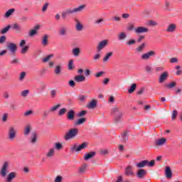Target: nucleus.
<instances>
[{"mask_svg": "<svg viewBox=\"0 0 182 182\" xmlns=\"http://www.w3.org/2000/svg\"><path fill=\"white\" fill-rule=\"evenodd\" d=\"M85 8H86V5L82 4L73 9H67L65 11L62 12L61 16L63 19H66V17L68 16V15H72L73 14H76L77 12H82V10L85 9Z\"/></svg>", "mask_w": 182, "mask_h": 182, "instance_id": "f257e3e1", "label": "nucleus"}, {"mask_svg": "<svg viewBox=\"0 0 182 182\" xmlns=\"http://www.w3.org/2000/svg\"><path fill=\"white\" fill-rule=\"evenodd\" d=\"M77 134H79V129L77 128H73L66 132L63 138L66 141H68V140L75 139Z\"/></svg>", "mask_w": 182, "mask_h": 182, "instance_id": "f03ea898", "label": "nucleus"}, {"mask_svg": "<svg viewBox=\"0 0 182 182\" xmlns=\"http://www.w3.org/2000/svg\"><path fill=\"white\" fill-rule=\"evenodd\" d=\"M112 114H114L117 113V114L114 115V120L115 123H119L122 119V116H123V112H120V108L119 107H114L111 110Z\"/></svg>", "mask_w": 182, "mask_h": 182, "instance_id": "7ed1b4c3", "label": "nucleus"}, {"mask_svg": "<svg viewBox=\"0 0 182 182\" xmlns=\"http://www.w3.org/2000/svg\"><path fill=\"white\" fill-rule=\"evenodd\" d=\"M8 168H9V163L5 161L0 169V176L1 177H6V174H8Z\"/></svg>", "mask_w": 182, "mask_h": 182, "instance_id": "20e7f679", "label": "nucleus"}, {"mask_svg": "<svg viewBox=\"0 0 182 182\" xmlns=\"http://www.w3.org/2000/svg\"><path fill=\"white\" fill-rule=\"evenodd\" d=\"M87 147V142H83L80 145L77 146V145L74 144L71 148L70 151L71 153H75V151H80V150H83V149Z\"/></svg>", "mask_w": 182, "mask_h": 182, "instance_id": "39448f33", "label": "nucleus"}, {"mask_svg": "<svg viewBox=\"0 0 182 182\" xmlns=\"http://www.w3.org/2000/svg\"><path fill=\"white\" fill-rule=\"evenodd\" d=\"M7 49L11 52L13 56L16 55V50H18V46L14 43H9L7 44Z\"/></svg>", "mask_w": 182, "mask_h": 182, "instance_id": "423d86ee", "label": "nucleus"}, {"mask_svg": "<svg viewBox=\"0 0 182 182\" xmlns=\"http://www.w3.org/2000/svg\"><path fill=\"white\" fill-rule=\"evenodd\" d=\"M156 53L154 50H149V52L141 55V58L142 60H149L151 56H156Z\"/></svg>", "mask_w": 182, "mask_h": 182, "instance_id": "0eeeda50", "label": "nucleus"}, {"mask_svg": "<svg viewBox=\"0 0 182 182\" xmlns=\"http://www.w3.org/2000/svg\"><path fill=\"white\" fill-rule=\"evenodd\" d=\"M168 79V72L165 71L162 73L159 78V83H164Z\"/></svg>", "mask_w": 182, "mask_h": 182, "instance_id": "6e6552de", "label": "nucleus"}, {"mask_svg": "<svg viewBox=\"0 0 182 182\" xmlns=\"http://www.w3.org/2000/svg\"><path fill=\"white\" fill-rule=\"evenodd\" d=\"M107 43H109L108 40H104V41L100 42V43L98 44L97 47V52H100V50H102L103 49V48H106V46H107Z\"/></svg>", "mask_w": 182, "mask_h": 182, "instance_id": "1a4fd4ad", "label": "nucleus"}, {"mask_svg": "<svg viewBox=\"0 0 182 182\" xmlns=\"http://www.w3.org/2000/svg\"><path fill=\"white\" fill-rule=\"evenodd\" d=\"M16 136V130H15V128L14 127H10L9 130V139L10 140H14V138Z\"/></svg>", "mask_w": 182, "mask_h": 182, "instance_id": "9d476101", "label": "nucleus"}, {"mask_svg": "<svg viewBox=\"0 0 182 182\" xmlns=\"http://www.w3.org/2000/svg\"><path fill=\"white\" fill-rule=\"evenodd\" d=\"M95 156H96V152L95 151L86 153L84 155V160L85 161H87V160H90V159H93Z\"/></svg>", "mask_w": 182, "mask_h": 182, "instance_id": "9b49d317", "label": "nucleus"}, {"mask_svg": "<svg viewBox=\"0 0 182 182\" xmlns=\"http://www.w3.org/2000/svg\"><path fill=\"white\" fill-rule=\"evenodd\" d=\"M14 178H16V172H11L7 175L6 181L12 182Z\"/></svg>", "mask_w": 182, "mask_h": 182, "instance_id": "f8f14e48", "label": "nucleus"}, {"mask_svg": "<svg viewBox=\"0 0 182 182\" xmlns=\"http://www.w3.org/2000/svg\"><path fill=\"white\" fill-rule=\"evenodd\" d=\"M149 32V28L143 26H139L135 28V33H147Z\"/></svg>", "mask_w": 182, "mask_h": 182, "instance_id": "ddd939ff", "label": "nucleus"}, {"mask_svg": "<svg viewBox=\"0 0 182 182\" xmlns=\"http://www.w3.org/2000/svg\"><path fill=\"white\" fill-rule=\"evenodd\" d=\"M147 174V171L144 169H139L136 173V176L138 178H144V176Z\"/></svg>", "mask_w": 182, "mask_h": 182, "instance_id": "4468645a", "label": "nucleus"}, {"mask_svg": "<svg viewBox=\"0 0 182 182\" xmlns=\"http://www.w3.org/2000/svg\"><path fill=\"white\" fill-rule=\"evenodd\" d=\"M74 80L77 83L80 82H85V80H86V77H85V75H75L74 77Z\"/></svg>", "mask_w": 182, "mask_h": 182, "instance_id": "2eb2a0df", "label": "nucleus"}, {"mask_svg": "<svg viewBox=\"0 0 182 182\" xmlns=\"http://www.w3.org/2000/svg\"><path fill=\"white\" fill-rule=\"evenodd\" d=\"M165 174L166 178H171L173 177V172H171V168L170 166H166Z\"/></svg>", "mask_w": 182, "mask_h": 182, "instance_id": "dca6fc26", "label": "nucleus"}, {"mask_svg": "<svg viewBox=\"0 0 182 182\" xmlns=\"http://www.w3.org/2000/svg\"><path fill=\"white\" fill-rule=\"evenodd\" d=\"M166 141H167V139L161 138L155 141V146H164V144H166Z\"/></svg>", "mask_w": 182, "mask_h": 182, "instance_id": "f3484780", "label": "nucleus"}, {"mask_svg": "<svg viewBox=\"0 0 182 182\" xmlns=\"http://www.w3.org/2000/svg\"><path fill=\"white\" fill-rule=\"evenodd\" d=\"M88 109H96L97 107V101L96 100H92L89 105H87Z\"/></svg>", "mask_w": 182, "mask_h": 182, "instance_id": "a211bd4d", "label": "nucleus"}, {"mask_svg": "<svg viewBox=\"0 0 182 182\" xmlns=\"http://www.w3.org/2000/svg\"><path fill=\"white\" fill-rule=\"evenodd\" d=\"M39 28H41V26L39 25L36 26L33 29L30 31L28 33L29 36H35V35L38 33V30H39Z\"/></svg>", "mask_w": 182, "mask_h": 182, "instance_id": "6ab92c4d", "label": "nucleus"}, {"mask_svg": "<svg viewBox=\"0 0 182 182\" xmlns=\"http://www.w3.org/2000/svg\"><path fill=\"white\" fill-rule=\"evenodd\" d=\"M38 140V133L36 132H33L31 136V143L35 144Z\"/></svg>", "mask_w": 182, "mask_h": 182, "instance_id": "aec40b11", "label": "nucleus"}, {"mask_svg": "<svg viewBox=\"0 0 182 182\" xmlns=\"http://www.w3.org/2000/svg\"><path fill=\"white\" fill-rule=\"evenodd\" d=\"M177 28V26L175 23H171L168 25L166 32L173 33L176 31V29Z\"/></svg>", "mask_w": 182, "mask_h": 182, "instance_id": "412c9836", "label": "nucleus"}, {"mask_svg": "<svg viewBox=\"0 0 182 182\" xmlns=\"http://www.w3.org/2000/svg\"><path fill=\"white\" fill-rule=\"evenodd\" d=\"M128 133L129 131H125L121 134L122 143H127V141L129 140V136H127Z\"/></svg>", "mask_w": 182, "mask_h": 182, "instance_id": "4be33fe9", "label": "nucleus"}, {"mask_svg": "<svg viewBox=\"0 0 182 182\" xmlns=\"http://www.w3.org/2000/svg\"><path fill=\"white\" fill-rule=\"evenodd\" d=\"M125 176H134V173H133V169H132V166H128L125 168Z\"/></svg>", "mask_w": 182, "mask_h": 182, "instance_id": "5701e85b", "label": "nucleus"}, {"mask_svg": "<svg viewBox=\"0 0 182 182\" xmlns=\"http://www.w3.org/2000/svg\"><path fill=\"white\" fill-rule=\"evenodd\" d=\"M67 119L68 120H75V111L73 109H71L68 112Z\"/></svg>", "mask_w": 182, "mask_h": 182, "instance_id": "b1692460", "label": "nucleus"}, {"mask_svg": "<svg viewBox=\"0 0 182 182\" xmlns=\"http://www.w3.org/2000/svg\"><path fill=\"white\" fill-rule=\"evenodd\" d=\"M86 120L85 117H81L74 122V126H80V124H83Z\"/></svg>", "mask_w": 182, "mask_h": 182, "instance_id": "393cba45", "label": "nucleus"}, {"mask_svg": "<svg viewBox=\"0 0 182 182\" xmlns=\"http://www.w3.org/2000/svg\"><path fill=\"white\" fill-rule=\"evenodd\" d=\"M49 38V36L48 35H45L41 40V43L43 45V46H48L49 41H48V38Z\"/></svg>", "mask_w": 182, "mask_h": 182, "instance_id": "a878e982", "label": "nucleus"}, {"mask_svg": "<svg viewBox=\"0 0 182 182\" xmlns=\"http://www.w3.org/2000/svg\"><path fill=\"white\" fill-rule=\"evenodd\" d=\"M145 48H146V43H142L141 45H140L139 46H138L136 48V51L138 53H141V52H143V50H144Z\"/></svg>", "mask_w": 182, "mask_h": 182, "instance_id": "bb28decb", "label": "nucleus"}, {"mask_svg": "<svg viewBox=\"0 0 182 182\" xmlns=\"http://www.w3.org/2000/svg\"><path fill=\"white\" fill-rule=\"evenodd\" d=\"M75 22H76V25H75L76 30L77 31H82L83 25H82L80 21H79V20H77V19H75Z\"/></svg>", "mask_w": 182, "mask_h": 182, "instance_id": "cd10ccee", "label": "nucleus"}, {"mask_svg": "<svg viewBox=\"0 0 182 182\" xmlns=\"http://www.w3.org/2000/svg\"><path fill=\"white\" fill-rule=\"evenodd\" d=\"M11 28L12 29H14V31H16L18 33H21V31H22V28L18 23L13 24Z\"/></svg>", "mask_w": 182, "mask_h": 182, "instance_id": "c85d7f7f", "label": "nucleus"}, {"mask_svg": "<svg viewBox=\"0 0 182 182\" xmlns=\"http://www.w3.org/2000/svg\"><path fill=\"white\" fill-rule=\"evenodd\" d=\"M176 86H177V82H171L168 84L165 85V87H166V89H173Z\"/></svg>", "mask_w": 182, "mask_h": 182, "instance_id": "c756f323", "label": "nucleus"}, {"mask_svg": "<svg viewBox=\"0 0 182 182\" xmlns=\"http://www.w3.org/2000/svg\"><path fill=\"white\" fill-rule=\"evenodd\" d=\"M147 160H144L138 164H136V167L139 168H143V167H145V166H147Z\"/></svg>", "mask_w": 182, "mask_h": 182, "instance_id": "7c9ffc66", "label": "nucleus"}, {"mask_svg": "<svg viewBox=\"0 0 182 182\" xmlns=\"http://www.w3.org/2000/svg\"><path fill=\"white\" fill-rule=\"evenodd\" d=\"M112 56H113V52L107 53L103 58V62H107V60H109Z\"/></svg>", "mask_w": 182, "mask_h": 182, "instance_id": "2f4dec72", "label": "nucleus"}, {"mask_svg": "<svg viewBox=\"0 0 182 182\" xmlns=\"http://www.w3.org/2000/svg\"><path fill=\"white\" fill-rule=\"evenodd\" d=\"M137 87V84L134 83L131 85L130 88L128 90V93H133L134 92V90H136Z\"/></svg>", "mask_w": 182, "mask_h": 182, "instance_id": "473e14b6", "label": "nucleus"}, {"mask_svg": "<svg viewBox=\"0 0 182 182\" xmlns=\"http://www.w3.org/2000/svg\"><path fill=\"white\" fill-rule=\"evenodd\" d=\"M55 156V149H50L49 151L46 154V157L50 159V157H53Z\"/></svg>", "mask_w": 182, "mask_h": 182, "instance_id": "72a5a7b5", "label": "nucleus"}, {"mask_svg": "<svg viewBox=\"0 0 182 182\" xmlns=\"http://www.w3.org/2000/svg\"><path fill=\"white\" fill-rule=\"evenodd\" d=\"M72 52H73V54L74 55V56L77 57V56H79V55H80V48H75Z\"/></svg>", "mask_w": 182, "mask_h": 182, "instance_id": "f704fd0d", "label": "nucleus"}, {"mask_svg": "<svg viewBox=\"0 0 182 182\" xmlns=\"http://www.w3.org/2000/svg\"><path fill=\"white\" fill-rule=\"evenodd\" d=\"M68 70H73L75 69V65H73V60H70L68 65Z\"/></svg>", "mask_w": 182, "mask_h": 182, "instance_id": "c9c22d12", "label": "nucleus"}, {"mask_svg": "<svg viewBox=\"0 0 182 182\" xmlns=\"http://www.w3.org/2000/svg\"><path fill=\"white\" fill-rule=\"evenodd\" d=\"M11 25H8L6 27L1 30V35H5V33H7L9 29H11Z\"/></svg>", "mask_w": 182, "mask_h": 182, "instance_id": "e433bc0d", "label": "nucleus"}, {"mask_svg": "<svg viewBox=\"0 0 182 182\" xmlns=\"http://www.w3.org/2000/svg\"><path fill=\"white\" fill-rule=\"evenodd\" d=\"M15 12V9H11L7 11L4 15L6 18H9L11 15H12Z\"/></svg>", "mask_w": 182, "mask_h": 182, "instance_id": "4c0bfd02", "label": "nucleus"}, {"mask_svg": "<svg viewBox=\"0 0 182 182\" xmlns=\"http://www.w3.org/2000/svg\"><path fill=\"white\" fill-rule=\"evenodd\" d=\"M87 168V164H84L79 169V173H83L85 171H86V169Z\"/></svg>", "mask_w": 182, "mask_h": 182, "instance_id": "58836bf2", "label": "nucleus"}, {"mask_svg": "<svg viewBox=\"0 0 182 182\" xmlns=\"http://www.w3.org/2000/svg\"><path fill=\"white\" fill-rule=\"evenodd\" d=\"M127 36V35H126V33L122 32L119 34L118 39H119V41H123V40L126 39Z\"/></svg>", "mask_w": 182, "mask_h": 182, "instance_id": "ea45409f", "label": "nucleus"}, {"mask_svg": "<svg viewBox=\"0 0 182 182\" xmlns=\"http://www.w3.org/2000/svg\"><path fill=\"white\" fill-rule=\"evenodd\" d=\"M60 72H62V66L57 65L54 70V73H55V75H60Z\"/></svg>", "mask_w": 182, "mask_h": 182, "instance_id": "a19ab883", "label": "nucleus"}, {"mask_svg": "<svg viewBox=\"0 0 182 182\" xmlns=\"http://www.w3.org/2000/svg\"><path fill=\"white\" fill-rule=\"evenodd\" d=\"M31 125H28L24 129V136H28V134L31 133Z\"/></svg>", "mask_w": 182, "mask_h": 182, "instance_id": "79ce46f5", "label": "nucleus"}, {"mask_svg": "<svg viewBox=\"0 0 182 182\" xmlns=\"http://www.w3.org/2000/svg\"><path fill=\"white\" fill-rule=\"evenodd\" d=\"M54 55L53 54H50L47 55L46 58H44L43 59V63H46V62H48L50 60V58H53Z\"/></svg>", "mask_w": 182, "mask_h": 182, "instance_id": "37998d69", "label": "nucleus"}, {"mask_svg": "<svg viewBox=\"0 0 182 182\" xmlns=\"http://www.w3.org/2000/svg\"><path fill=\"white\" fill-rule=\"evenodd\" d=\"M59 35H60L61 36H64L65 35H66V28H61L59 31Z\"/></svg>", "mask_w": 182, "mask_h": 182, "instance_id": "c03bdc74", "label": "nucleus"}, {"mask_svg": "<svg viewBox=\"0 0 182 182\" xmlns=\"http://www.w3.org/2000/svg\"><path fill=\"white\" fill-rule=\"evenodd\" d=\"M60 106H62L60 104L54 105L53 107L50 108V112H56V110L58 109Z\"/></svg>", "mask_w": 182, "mask_h": 182, "instance_id": "a18cd8bd", "label": "nucleus"}, {"mask_svg": "<svg viewBox=\"0 0 182 182\" xmlns=\"http://www.w3.org/2000/svg\"><path fill=\"white\" fill-rule=\"evenodd\" d=\"M147 164L146 166H149V167H154V166L156 165V161L154 159L151 160V161H149L147 160Z\"/></svg>", "mask_w": 182, "mask_h": 182, "instance_id": "49530a36", "label": "nucleus"}, {"mask_svg": "<svg viewBox=\"0 0 182 182\" xmlns=\"http://www.w3.org/2000/svg\"><path fill=\"white\" fill-rule=\"evenodd\" d=\"M177 114H178V112H177L176 109L173 110L171 116L172 120H176V119H177Z\"/></svg>", "mask_w": 182, "mask_h": 182, "instance_id": "de8ad7c7", "label": "nucleus"}, {"mask_svg": "<svg viewBox=\"0 0 182 182\" xmlns=\"http://www.w3.org/2000/svg\"><path fill=\"white\" fill-rule=\"evenodd\" d=\"M158 23L157 22L153 21V20H149L148 21V26H157Z\"/></svg>", "mask_w": 182, "mask_h": 182, "instance_id": "09e8293b", "label": "nucleus"}, {"mask_svg": "<svg viewBox=\"0 0 182 182\" xmlns=\"http://www.w3.org/2000/svg\"><path fill=\"white\" fill-rule=\"evenodd\" d=\"M66 112H68V109L66 108H62L58 112V116H63V114H65V113H66Z\"/></svg>", "mask_w": 182, "mask_h": 182, "instance_id": "8fccbe9b", "label": "nucleus"}, {"mask_svg": "<svg viewBox=\"0 0 182 182\" xmlns=\"http://www.w3.org/2000/svg\"><path fill=\"white\" fill-rule=\"evenodd\" d=\"M126 45H127L128 46H132V45H136V40L131 39L126 43Z\"/></svg>", "mask_w": 182, "mask_h": 182, "instance_id": "3c124183", "label": "nucleus"}, {"mask_svg": "<svg viewBox=\"0 0 182 182\" xmlns=\"http://www.w3.org/2000/svg\"><path fill=\"white\" fill-rule=\"evenodd\" d=\"M55 149L57 150H62V149H63V145L59 142L55 143Z\"/></svg>", "mask_w": 182, "mask_h": 182, "instance_id": "603ef678", "label": "nucleus"}, {"mask_svg": "<svg viewBox=\"0 0 182 182\" xmlns=\"http://www.w3.org/2000/svg\"><path fill=\"white\" fill-rule=\"evenodd\" d=\"M29 50V46H24L22 49H21V53L23 55H25V53H26V52H28V50Z\"/></svg>", "mask_w": 182, "mask_h": 182, "instance_id": "864d4df0", "label": "nucleus"}, {"mask_svg": "<svg viewBox=\"0 0 182 182\" xmlns=\"http://www.w3.org/2000/svg\"><path fill=\"white\" fill-rule=\"evenodd\" d=\"M28 95H29V90H25L21 92V96H23V97H26Z\"/></svg>", "mask_w": 182, "mask_h": 182, "instance_id": "5fc2aeb1", "label": "nucleus"}, {"mask_svg": "<svg viewBox=\"0 0 182 182\" xmlns=\"http://www.w3.org/2000/svg\"><path fill=\"white\" fill-rule=\"evenodd\" d=\"M134 29V25L133 23H129L127 31H132Z\"/></svg>", "mask_w": 182, "mask_h": 182, "instance_id": "6e6d98bb", "label": "nucleus"}, {"mask_svg": "<svg viewBox=\"0 0 182 182\" xmlns=\"http://www.w3.org/2000/svg\"><path fill=\"white\" fill-rule=\"evenodd\" d=\"M48 6H49V3H45L42 8V12H46Z\"/></svg>", "mask_w": 182, "mask_h": 182, "instance_id": "4d7b16f0", "label": "nucleus"}, {"mask_svg": "<svg viewBox=\"0 0 182 182\" xmlns=\"http://www.w3.org/2000/svg\"><path fill=\"white\" fill-rule=\"evenodd\" d=\"M86 113H87V111L82 110L78 113L77 116H78V117H83V116H85L86 114Z\"/></svg>", "mask_w": 182, "mask_h": 182, "instance_id": "13d9d810", "label": "nucleus"}, {"mask_svg": "<svg viewBox=\"0 0 182 182\" xmlns=\"http://www.w3.org/2000/svg\"><path fill=\"white\" fill-rule=\"evenodd\" d=\"M6 41V36H1L0 37V44L2 45V43H4V42Z\"/></svg>", "mask_w": 182, "mask_h": 182, "instance_id": "bf43d9fd", "label": "nucleus"}, {"mask_svg": "<svg viewBox=\"0 0 182 182\" xmlns=\"http://www.w3.org/2000/svg\"><path fill=\"white\" fill-rule=\"evenodd\" d=\"M25 76H26V72H22L20 74L19 80H23L25 79Z\"/></svg>", "mask_w": 182, "mask_h": 182, "instance_id": "052dcab7", "label": "nucleus"}, {"mask_svg": "<svg viewBox=\"0 0 182 182\" xmlns=\"http://www.w3.org/2000/svg\"><path fill=\"white\" fill-rule=\"evenodd\" d=\"M68 85L70 86H71V87H75V86H76V83L75 82L74 80H70L69 82H68Z\"/></svg>", "mask_w": 182, "mask_h": 182, "instance_id": "680f3d73", "label": "nucleus"}, {"mask_svg": "<svg viewBox=\"0 0 182 182\" xmlns=\"http://www.w3.org/2000/svg\"><path fill=\"white\" fill-rule=\"evenodd\" d=\"M8 120V113H4L2 117V122H7Z\"/></svg>", "mask_w": 182, "mask_h": 182, "instance_id": "e2e57ef3", "label": "nucleus"}, {"mask_svg": "<svg viewBox=\"0 0 182 182\" xmlns=\"http://www.w3.org/2000/svg\"><path fill=\"white\" fill-rule=\"evenodd\" d=\"M112 21H114V22H120V21H122V18L119 16H114L112 18Z\"/></svg>", "mask_w": 182, "mask_h": 182, "instance_id": "0e129e2a", "label": "nucleus"}, {"mask_svg": "<svg viewBox=\"0 0 182 182\" xmlns=\"http://www.w3.org/2000/svg\"><path fill=\"white\" fill-rule=\"evenodd\" d=\"M110 82V78H105L102 80V84L103 85H109V82Z\"/></svg>", "mask_w": 182, "mask_h": 182, "instance_id": "69168bd1", "label": "nucleus"}, {"mask_svg": "<svg viewBox=\"0 0 182 182\" xmlns=\"http://www.w3.org/2000/svg\"><path fill=\"white\" fill-rule=\"evenodd\" d=\"M102 75H105V71H100L95 73V77H100V76H102Z\"/></svg>", "mask_w": 182, "mask_h": 182, "instance_id": "338daca9", "label": "nucleus"}, {"mask_svg": "<svg viewBox=\"0 0 182 182\" xmlns=\"http://www.w3.org/2000/svg\"><path fill=\"white\" fill-rule=\"evenodd\" d=\"M62 178L61 176H58L55 179V182H62Z\"/></svg>", "mask_w": 182, "mask_h": 182, "instance_id": "774afa93", "label": "nucleus"}]
</instances>
